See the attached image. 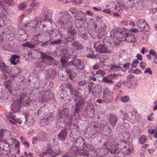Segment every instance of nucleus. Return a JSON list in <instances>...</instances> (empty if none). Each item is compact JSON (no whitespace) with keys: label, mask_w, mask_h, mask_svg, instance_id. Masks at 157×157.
Instances as JSON below:
<instances>
[{"label":"nucleus","mask_w":157,"mask_h":157,"mask_svg":"<svg viewBox=\"0 0 157 157\" xmlns=\"http://www.w3.org/2000/svg\"><path fill=\"white\" fill-rule=\"evenodd\" d=\"M95 109L92 107L88 113L90 117H93L94 115Z\"/></svg>","instance_id":"e2e57ef3"},{"label":"nucleus","mask_w":157,"mask_h":157,"mask_svg":"<svg viewBox=\"0 0 157 157\" xmlns=\"http://www.w3.org/2000/svg\"><path fill=\"white\" fill-rule=\"evenodd\" d=\"M58 22L62 25H66L70 23L72 18L71 16L67 11L60 12Z\"/></svg>","instance_id":"20e7f679"},{"label":"nucleus","mask_w":157,"mask_h":157,"mask_svg":"<svg viewBox=\"0 0 157 157\" xmlns=\"http://www.w3.org/2000/svg\"><path fill=\"white\" fill-rule=\"evenodd\" d=\"M105 75V72L99 70L96 72V75H97V77H102Z\"/></svg>","instance_id":"3c124183"},{"label":"nucleus","mask_w":157,"mask_h":157,"mask_svg":"<svg viewBox=\"0 0 157 157\" xmlns=\"http://www.w3.org/2000/svg\"><path fill=\"white\" fill-rule=\"evenodd\" d=\"M70 11L72 14L74 15V17L75 19V25L77 28H80L85 23L86 14L81 11L75 8L72 9Z\"/></svg>","instance_id":"f03ea898"},{"label":"nucleus","mask_w":157,"mask_h":157,"mask_svg":"<svg viewBox=\"0 0 157 157\" xmlns=\"http://www.w3.org/2000/svg\"><path fill=\"white\" fill-rule=\"evenodd\" d=\"M75 141V144L76 147H79L82 145V143H84L85 140L82 137H79Z\"/></svg>","instance_id":"2f4dec72"},{"label":"nucleus","mask_w":157,"mask_h":157,"mask_svg":"<svg viewBox=\"0 0 157 157\" xmlns=\"http://www.w3.org/2000/svg\"><path fill=\"white\" fill-rule=\"evenodd\" d=\"M47 139V134L42 132L38 137L39 141H44Z\"/></svg>","instance_id":"4c0bfd02"},{"label":"nucleus","mask_w":157,"mask_h":157,"mask_svg":"<svg viewBox=\"0 0 157 157\" xmlns=\"http://www.w3.org/2000/svg\"><path fill=\"white\" fill-rule=\"evenodd\" d=\"M150 30V27L149 25L147 23L144 26L142 30L145 32H148Z\"/></svg>","instance_id":"0e129e2a"},{"label":"nucleus","mask_w":157,"mask_h":157,"mask_svg":"<svg viewBox=\"0 0 157 157\" xmlns=\"http://www.w3.org/2000/svg\"><path fill=\"white\" fill-rule=\"evenodd\" d=\"M97 56L100 59L105 60L108 58V55H107V54L105 53L104 54L101 53L99 54V55H97Z\"/></svg>","instance_id":"a18cd8bd"},{"label":"nucleus","mask_w":157,"mask_h":157,"mask_svg":"<svg viewBox=\"0 0 157 157\" xmlns=\"http://www.w3.org/2000/svg\"><path fill=\"white\" fill-rule=\"evenodd\" d=\"M81 90H82L79 89L77 90H75V91H74L73 95H74L75 96L77 97V98L75 99H78L79 97L81 98V97L80 96V95H81V92L80 91Z\"/></svg>","instance_id":"49530a36"},{"label":"nucleus","mask_w":157,"mask_h":157,"mask_svg":"<svg viewBox=\"0 0 157 157\" xmlns=\"http://www.w3.org/2000/svg\"><path fill=\"white\" fill-rule=\"evenodd\" d=\"M128 31V29L125 28H116L112 30L111 32V35L115 40H119L121 35L122 33L123 34L124 31Z\"/></svg>","instance_id":"39448f33"},{"label":"nucleus","mask_w":157,"mask_h":157,"mask_svg":"<svg viewBox=\"0 0 157 157\" xmlns=\"http://www.w3.org/2000/svg\"><path fill=\"white\" fill-rule=\"evenodd\" d=\"M21 71L19 68L16 67L13 70V73L12 74H10V77H14L20 74L21 73Z\"/></svg>","instance_id":"58836bf2"},{"label":"nucleus","mask_w":157,"mask_h":157,"mask_svg":"<svg viewBox=\"0 0 157 157\" xmlns=\"http://www.w3.org/2000/svg\"><path fill=\"white\" fill-rule=\"evenodd\" d=\"M61 90L62 91V92L63 94H65L67 93V89H68L70 91L71 94L70 96H71V99H70L68 98V96L67 95V99H68L69 100H71L72 97H73V94H74V90L73 88V86L72 85L70 84L69 83H67L66 85L65 84H63L61 86Z\"/></svg>","instance_id":"9d476101"},{"label":"nucleus","mask_w":157,"mask_h":157,"mask_svg":"<svg viewBox=\"0 0 157 157\" xmlns=\"http://www.w3.org/2000/svg\"><path fill=\"white\" fill-rule=\"evenodd\" d=\"M113 99V93L107 87H106L103 92V100L106 103L111 102Z\"/></svg>","instance_id":"423d86ee"},{"label":"nucleus","mask_w":157,"mask_h":157,"mask_svg":"<svg viewBox=\"0 0 157 157\" xmlns=\"http://www.w3.org/2000/svg\"><path fill=\"white\" fill-rule=\"evenodd\" d=\"M102 147V148L101 150L103 151H104V153H103V155H106L108 153V149L109 147V143L106 141L104 143Z\"/></svg>","instance_id":"bb28decb"},{"label":"nucleus","mask_w":157,"mask_h":157,"mask_svg":"<svg viewBox=\"0 0 157 157\" xmlns=\"http://www.w3.org/2000/svg\"><path fill=\"white\" fill-rule=\"evenodd\" d=\"M32 42L33 44H34L35 46L36 44H39L40 42L38 39L37 38V36H34L32 39Z\"/></svg>","instance_id":"603ef678"},{"label":"nucleus","mask_w":157,"mask_h":157,"mask_svg":"<svg viewBox=\"0 0 157 157\" xmlns=\"http://www.w3.org/2000/svg\"><path fill=\"white\" fill-rule=\"evenodd\" d=\"M13 1L14 0H4V2L3 1H0V8L1 9V10L2 11L4 10L6 13H8L7 10H9L6 9L5 2L7 5H10Z\"/></svg>","instance_id":"dca6fc26"},{"label":"nucleus","mask_w":157,"mask_h":157,"mask_svg":"<svg viewBox=\"0 0 157 157\" xmlns=\"http://www.w3.org/2000/svg\"><path fill=\"white\" fill-rule=\"evenodd\" d=\"M139 61L137 59H135L132 62V67L133 68H136L137 66V64L139 63Z\"/></svg>","instance_id":"774afa93"},{"label":"nucleus","mask_w":157,"mask_h":157,"mask_svg":"<svg viewBox=\"0 0 157 157\" xmlns=\"http://www.w3.org/2000/svg\"><path fill=\"white\" fill-rule=\"evenodd\" d=\"M22 46L25 47H28L29 48H34L35 47V45L33 44L32 42H27L23 44Z\"/></svg>","instance_id":"a19ab883"},{"label":"nucleus","mask_w":157,"mask_h":157,"mask_svg":"<svg viewBox=\"0 0 157 157\" xmlns=\"http://www.w3.org/2000/svg\"><path fill=\"white\" fill-rule=\"evenodd\" d=\"M52 95V94L49 92L43 90L39 94V101L41 102L47 101L50 99Z\"/></svg>","instance_id":"1a4fd4ad"},{"label":"nucleus","mask_w":157,"mask_h":157,"mask_svg":"<svg viewBox=\"0 0 157 157\" xmlns=\"http://www.w3.org/2000/svg\"><path fill=\"white\" fill-rule=\"evenodd\" d=\"M65 32L66 31L64 29L62 28L59 29V32L58 33L60 35V36L61 37L64 38L66 37V36H65Z\"/></svg>","instance_id":"79ce46f5"},{"label":"nucleus","mask_w":157,"mask_h":157,"mask_svg":"<svg viewBox=\"0 0 157 157\" xmlns=\"http://www.w3.org/2000/svg\"><path fill=\"white\" fill-rule=\"evenodd\" d=\"M74 39V36L72 35H70L68 37H67L65 39L66 42H71Z\"/></svg>","instance_id":"6e6d98bb"},{"label":"nucleus","mask_w":157,"mask_h":157,"mask_svg":"<svg viewBox=\"0 0 157 157\" xmlns=\"http://www.w3.org/2000/svg\"><path fill=\"white\" fill-rule=\"evenodd\" d=\"M56 72L54 68H52L48 69L46 72L45 76L47 78H53L56 75Z\"/></svg>","instance_id":"f3484780"},{"label":"nucleus","mask_w":157,"mask_h":157,"mask_svg":"<svg viewBox=\"0 0 157 157\" xmlns=\"http://www.w3.org/2000/svg\"><path fill=\"white\" fill-rule=\"evenodd\" d=\"M72 47L74 49H75L78 51H81L84 49L85 47L81 44L78 41H74L71 43Z\"/></svg>","instance_id":"aec40b11"},{"label":"nucleus","mask_w":157,"mask_h":157,"mask_svg":"<svg viewBox=\"0 0 157 157\" xmlns=\"http://www.w3.org/2000/svg\"><path fill=\"white\" fill-rule=\"evenodd\" d=\"M61 153V152L59 150V148L57 150H53V153L52 154V157H55Z\"/></svg>","instance_id":"5fc2aeb1"},{"label":"nucleus","mask_w":157,"mask_h":157,"mask_svg":"<svg viewBox=\"0 0 157 157\" xmlns=\"http://www.w3.org/2000/svg\"><path fill=\"white\" fill-rule=\"evenodd\" d=\"M146 23L147 22L145 20H141L138 21L137 24L138 27L140 29L142 30Z\"/></svg>","instance_id":"473e14b6"},{"label":"nucleus","mask_w":157,"mask_h":157,"mask_svg":"<svg viewBox=\"0 0 157 157\" xmlns=\"http://www.w3.org/2000/svg\"><path fill=\"white\" fill-rule=\"evenodd\" d=\"M84 74L85 77L88 79H90L93 75H94V74L92 72H88L85 71Z\"/></svg>","instance_id":"09e8293b"},{"label":"nucleus","mask_w":157,"mask_h":157,"mask_svg":"<svg viewBox=\"0 0 157 157\" xmlns=\"http://www.w3.org/2000/svg\"><path fill=\"white\" fill-rule=\"evenodd\" d=\"M118 121V117L115 115L111 114L109 116V121L112 126H115Z\"/></svg>","instance_id":"5701e85b"},{"label":"nucleus","mask_w":157,"mask_h":157,"mask_svg":"<svg viewBox=\"0 0 157 157\" xmlns=\"http://www.w3.org/2000/svg\"><path fill=\"white\" fill-rule=\"evenodd\" d=\"M92 93L93 96L95 98H98L101 97V93H100L98 92L93 91L92 90H89V93Z\"/></svg>","instance_id":"37998d69"},{"label":"nucleus","mask_w":157,"mask_h":157,"mask_svg":"<svg viewBox=\"0 0 157 157\" xmlns=\"http://www.w3.org/2000/svg\"><path fill=\"white\" fill-rule=\"evenodd\" d=\"M100 29V31L99 33L100 34H101L100 35V36H102L104 34L107 33L106 26L104 24H102L101 25Z\"/></svg>","instance_id":"7c9ffc66"},{"label":"nucleus","mask_w":157,"mask_h":157,"mask_svg":"<svg viewBox=\"0 0 157 157\" xmlns=\"http://www.w3.org/2000/svg\"><path fill=\"white\" fill-rule=\"evenodd\" d=\"M117 76V75L116 74H111L104 78L103 81L108 83L112 82H113L112 80Z\"/></svg>","instance_id":"393cba45"},{"label":"nucleus","mask_w":157,"mask_h":157,"mask_svg":"<svg viewBox=\"0 0 157 157\" xmlns=\"http://www.w3.org/2000/svg\"><path fill=\"white\" fill-rule=\"evenodd\" d=\"M102 89V86L98 84L94 87L92 88V90L93 91L98 92L100 93H101Z\"/></svg>","instance_id":"c9c22d12"},{"label":"nucleus","mask_w":157,"mask_h":157,"mask_svg":"<svg viewBox=\"0 0 157 157\" xmlns=\"http://www.w3.org/2000/svg\"><path fill=\"white\" fill-rule=\"evenodd\" d=\"M79 112H77L75 111L74 115V117L76 120L75 122H73L72 121V117L71 116H70L69 118L68 123L69 124L70 126H72L74 127L77 128H78V125H77L78 121L77 120L79 119L80 117V114H79Z\"/></svg>","instance_id":"f8f14e48"},{"label":"nucleus","mask_w":157,"mask_h":157,"mask_svg":"<svg viewBox=\"0 0 157 157\" xmlns=\"http://www.w3.org/2000/svg\"><path fill=\"white\" fill-rule=\"evenodd\" d=\"M6 15L3 13H1L0 16V28L7 25L10 21L6 18Z\"/></svg>","instance_id":"4468645a"},{"label":"nucleus","mask_w":157,"mask_h":157,"mask_svg":"<svg viewBox=\"0 0 157 157\" xmlns=\"http://www.w3.org/2000/svg\"><path fill=\"white\" fill-rule=\"evenodd\" d=\"M111 128L110 127H107L101 130L102 134L105 136H108L111 134Z\"/></svg>","instance_id":"c85d7f7f"},{"label":"nucleus","mask_w":157,"mask_h":157,"mask_svg":"<svg viewBox=\"0 0 157 157\" xmlns=\"http://www.w3.org/2000/svg\"><path fill=\"white\" fill-rule=\"evenodd\" d=\"M67 130L66 128L63 129L59 133L58 136L61 140H64L66 138L67 135Z\"/></svg>","instance_id":"412c9836"},{"label":"nucleus","mask_w":157,"mask_h":157,"mask_svg":"<svg viewBox=\"0 0 157 157\" xmlns=\"http://www.w3.org/2000/svg\"><path fill=\"white\" fill-rule=\"evenodd\" d=\"M14 82L12 80L8 79L7 81L5 82L4 83V86L11 93V89L13 87Z\"/></svg>","instance_id":"a878e982"},{"label":"nucleus","mask_w":157,"mask_h":157,"mask_svg":"<svg viewBox=\"0 0 157 157\" xmlns=\"http://www.w3.org/2000/svg\"><path fill=\"white\" fill-rule=\"evenodd\" d=\"M120 113L121 115L122 116V119L123 121L127 120L128 119V117L127 113L123 111L122 110H120Z\"/></svg>","instance_id":"c03bdc74"},{"label":"nucleus","mask_w":157,"mask_h":157,"mask_svg":"<svg viewBox=\"0 0 157 157\" xmlns=\"http://www.w3.org/2000/svg\"><path fill=\"white\" fill-rule=\"evenodd\" d=\"M129 23L128 22V21L126 20H124L121 21L120 23V25L122 26H128Z\"/></svg>","instance_id":"338daca9"},{"label":"nucleus","mask_w":157,"mask_h":157,"mask_svg":"<svg viewBox=\"0 0 157 157\" xmlns=\"http://www.w3.org/2000/svg\"><path fill=\"white\" fill-rule=\"evenodd\" d=\"M147 140V136L145 135L141 136L139 139V142L140 144H144L146 142Z\"/></svg>","instance_id":"ea45409f"},{"label":"nucleus","mask_w":157,"mask_h":157,"mask_svg":"<svg viewBox=\"0 0 157 157\" xmlns=\"http://www.w3.org/2000/svg\"><path fill=\"white\" fill-rule=\"evenodd\" d=\"M37 53L40 54L42 61H37L36 62L34 65L36 67L39 68L41 70L52 64V62L54 60V59L50 55L42 52H36Z\"/></svg>","instance_id":"f257e3e1"},{"label":"nucleus","mask_w":157,"mask_h":157,"mask_svg":"<svg viewBox=\"0 0 157 157\" xmlns=\"http://www.w3.org/2000/svg\"><path fill=\"white\" fill-rule=\"evenodd\" d=\"M85 49H84V50H86L87 52H88L89 53H85L86 56L87 57H90V58H95L96 57V56L95 55L93 54V52L91 51V50L87 48H86Z\"/></svg>","instance_id":"72a5a7b5"},{"label":"nucleus","mask_w":157,"mask_h":157,"mask_svg":"<svg viewBox=\"0 0 157 157\" xmlns=\"http://www.w3.org/2000/svg\"><path fill=\"white\" fill-rule=\"evenodd\" d=\"M102 41L98 40L94 44V47L96 50L99 52L105 53L107 52V48L104 45L102 44Z\"/></svg>","instance_id":"9b49d317"},{"label":"nucleus","mask_w":157,"mask_h":157,"mask_svg":"<svg viewBox=\"0 0 157 157\" xmlns=\"http://www.w3.org/2000/svg\"><path fill=\"white\" fill-rule=\"evenodd\" d=\"M14 142H15V147L17 148L18 150V151H19L20 150V147H19V144H20V142L18 140L16 139H15L14 140Z\"/></svg>","instance_id":"4d7b16f0"},{"label":"nucleus","mask_w":157,"mask_h":157,"mask_svg":"<svg viewBox=\"0 0 157 157\" xmlns=\"http://www.w3.org/2000/svg\"><path fill=\"white\" fill-rule=\"evenodd\" d=\"M128 31H124V35L122 37L121 40L122 41H125L128 43H134L135 41V37L134 35L132 33H127Z\"/></svg>","instance_id":"6e6552de"},{"label":"nucleus","mask_w":157,"mask_h":157,"mask_svg":"<svg viewBox=\"0 0 157 157\" xmlns=\"http://www.w3.org/2000/svg\"><path fill=\"white\" fill-rule=\"evenodd\" d=\"M63 70L64 71V72H66L67 73V75H68L69 78L71 79H72V78L74 77H75L77 76L76 73L74 71L73 69H65Z\"/></svg>","instance_id":"b1692460"},{"label":"nucleus","mask_w":157,"mask_h":157,"mask_svg":"<svg viewBox=\"0 0 157 157\" xmlns=\"http://www.w3.org/2000/svg\"><path fill=\"white\" fill-rule=\"evenodd\" d=\"M130 99L129 97L128 96H125L121 97L120 98V100L123 102H127Z\"/></svg>","instance_id":"8fccbe9b"},{"label":"nucleus","mask_w":157,"mask_h":157,"mask_svg":"<svg viewBox=\"0 0 157 157\" xmlns=\"http://www.w3.org/2000/svg\"><path fill=\"white\" fill-rule=\"evenodd\" d=\"M109 151L112 154L115 153H119V151L116 146L115 142H112L109 144V147L108 149Z\"/></svg>","instance_id":"6ab92c4d"},{"label":"nucleus","mask_w":157,"mask_h":157,"mask_svg":"<svg viewBox=\"0 0 157 157\" xmlns=\"http://www.w3.org/2000/svg\"><path fill=\"white\" fill-rule=\"evenodd\" d=\"M9 66L6 65L4 63H0V70L4 73H7L9 70Z\"/></svg>","instance_id":"cd10ccee"},{"label":"nucleus","mask_w":157,"mask_h":157,"mask_svg":"<svg viewBox=\"0 0 157 157\" xmlns=\"http://www.w3.org/2000/svg\"><path fill=\"white\" fill-rule=\"evenodd\" d=\"M54 33L56 34V32H55V31L53 30H52L51 31L47 30V31H45L43 33V35L45 37H48V36H49L51 39L52 36L51 34H52Z\"/></svg>","instance_id":"e433bc0d"},{"label":"nucleus","mask_w":157,"mask_h":157,"mask_svg":"<svg viewBox=\"0 0 157 157\" xmlns=\"http://www.w3.org/2000/svg\"><path fill=\"white\" fill-rule=\"evenodd\" d=\"M62 42V40L61 39H58L56 40H54V41L51 42L50 44L52 45L59 44H60Z\"/></svg>","instance_id":"680f3d73"},{"label":"nucleus","mask_w":157,"mask_h":157,"mask_svg":"<svg viewBox=\"0 0 157 157\" xmlns=\"http://www.w3.org/2000/svg\"><path fill=\"white\" fill-rule=\"evenodd\" d=\"M11 108L12 110L14 112H17L19 110L18 108L15 104H12L11 106Z\"/></svg>","instance_id":"13d9d810"},{"label":"nucleus","mask_w":157,"mask_h":157,"mask_svg":"<svg viewBox=\"0 0 157 157\" xmlns=\"http://www.w3.org/2000/svg\"><path fill=\"white\" fill-rule=\"evenodd\" d=\"M118 145L121 149L122 153L124 154L129 155L134 150L133 147L129 146L126 142L123 140L120 141Z\"/></svg>","instance_id":"7ed1b4c3"},{"label":"nucleus","mask_w":157,"mask_h":157,"mask_svg":"<svg viewBox=\"0 0 157 157\" xmlns=\"http://www.w3.org/2000/svg\"><path fill=\"white\" fill-rule=\"evenodd\" d=\"M86 81L84 78L79 77V80L78 82V84L80 86H83L86 85Z\"/></svg>","instance_id":"f704fd0d"},{"label":"nucleus","mask_w":157,"mask_h":157,"mask_svg":"<svg viewBox=\"0 0 157 157\" xmlns=\"http://www.w3.org/2000/svg\"><path fill=\"white\" fill-rule=\"evenodd\" d=\"M67 121H68V123L69 121V120H66V119L63 117H60L58 119L56 123V127L57 128H61L64 127L66 124Z\"/></svg>","instance_id":"2eb2a0df"},{"label":"nucleus","mask_w":157,"mask_h":157,"mask_svg":"<svg viewBox=\"0 0 157 157\" xmlns=\"http://www.w3.org/2000/svg\"><path fill=\"white\" fill-rule=\"evenodd\" d=\"M11 63L14 65H16L19 63V57L17 55H12L11 58Z\"/></svg>","instance_id":"c756f323"},{"label":"nucleus","mask_w":157,"mask_h":157,"mask_svg":"<svg viewBox=\"0 0 157 157\" xmlns=\"http://www.w3.org/2000/svg\"><path fill=\"white\" fill-rule=\"evenodd\" d=\"M94 130H96L95 132H94V133L95 134V133H99L100 131V128L99 127V125H95L94 126Z\"/></svg>","instance_id":"bf43d9fd"},{"label":"nucleus","mask_w":157,"mask_h":157,"mask_svg":"<svg viewBox=\"0 0 157 157\" xmlns=\"http://www.w3.org/2000/svg\"><path fill=\"white\" fill-rule=\"evenodd\" d=\"M40 124L41 126H44L48 124V123L46 121V119L44 118L40 120Z\"/></svg>","instance_id":"864d4df0"},{"label":"nucleus","mask_w":157,"mask_h":157,"mask_svg":"<svg viewBox=\"0 0 157 157\" xmlns=\"http://www.w3.org/2000/svg\"><path fill=\"white\" fill-rule=\"evenodd\" d=\"M68 64L72 65L80 70H83L85 67L84 64L78 58H75L69 62Z\"/></svg>","instance_id":"0eeeda50"},{"label":"nucleus","mask_w":157,"mask_h":157,"mask_svg":"<svg viewBox=\"0 0 157 157\" xmlns=\"http://www.w3.org/2000/svg\"><path fill=\"white\" fill-rule=\"evenodd\" d=\"M18 6L20 10H22L26 8V5L25 3L22 2L18 5Z\"/></svg>","instance_id":"69168bd1"},{"label":"nucleus","mask_w":157,"mask_h":157,"mask_svg":"<svg viewBox=\"0 0 157 157\" xmlns=\"http://www.w3.org/2000/svg\"><path fill=\"white\" fill-rule=\"evenodd\" d=\"M72 149L71 154L63 155H62V157H74L78 155V152H80L82 154H84L83 152L84 151L82 149H78L77 147H74Z\"/></svg>","instance_id":"ddd939ff"},{"label":"nucleus","mask_w":157,"mask_h":157,"mask_svg":"<svg viewBox=\"0 0 157 157\" xmlns=\"http://www.w3.org/2000/svg\"><path fill=\"white\" fill-rule=\"evenodd\" d=\"M74 99V101L76 103L75 111L80 112L81 111V106L83 104V102L82 98L79 97L78 99Z\"/></svg>","instance_id":"a211bd4d"},{"label":"nucleus","mask_w":157,"mask_h":157,"mask_svg":"<svg viewBox=\"0 0 157 157\" xmlns=\"http://www.w3.org/2000/svg\"><path fill=\"white\" fill-rule=\"evenodd\" d=\"M60 117H63L67 120L69 114V109L68 108H64L62 110L61 112H59Z\"/></svg>","instance_id":"4be33fe9"},{"label":"nucleus","mask_w":157,"mask_h":157,"mask_svg":"<svg viewBox=\"0 0 157 157\" xmlns=\"http://www.w3.org/2000/svg\"><path fill=\"white\" fill-rule=\"evenodd\" d=\"M45 111L47 112L48 111V110L45 107H41L39 109L38 111V113H43L45 115Z\"/></svg>","instance_id":"052dcab7"},{"label":"nucleus","mask_w":157,"mask_h":157,"mask_svg":"<svg viewBox=\"0 0 157 157\" xmlns=\"http://www.w3.org/2000/svg\"><path fill=\"white\" fill-rule=\"evenodd\" d=\"M54 116V114L51 113V114L46 118V121H47L48 124L52 122L54 120L55 118Z\"/></svg>","instance_id":"de8ad7c7"}]
</instances>
